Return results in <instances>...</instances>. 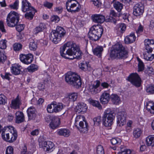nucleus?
Wrapping results in <instances>:
<instances>
[{
  "instance_id": "f257e3e1",
  "label": "nucleus",
  "mask_w": 154,
  "mask_h": 154,
  "mask_svg": "<svg viewBox=\"0 0 154 154\" xmlns=\"http://www.w3.org/2000/svg\"><path fill=\"white\" fill-rule=\"evenodd\" d=\"M61 56L65 58L72 59L81 58L82 52L75 43L67 42L60 48Z\"/></svg>"
},
{
  "instance_id": "f03ea898",
  "label": "nucleus",
  "mask_w": 154,
  "mask_h": 154,
  "mask_svg": "<svg viewBox=\"0 0 154 154\" xmlns=\"http://www.w3.org/2000/svg\"><path fill=\"white\" fill-rule=\"evenodd\" d=\"M19 19L18 14L14 11H11L8 15L6 19V23L8 26L14 27L16 26V29L18 32H20L24 28L23 24L17 25Z\"/></svg>"
},
{
  "instance_id": "7ed1b4c3",
  "label": "nucleus",
  "mask_w": 154,
  "mask_h": 154,
  "mask_svg": "<svg viewBox=\"0 0 154 154\" xmlns=\"http://www.w3.org/2000/svg\"><path fill=\"white\" fill-rule=\"evenodd\" d=\"M110 56L113 58L119 59L127 57L128 52L120 43H117L111 48Z\"/></svg>"
},
{
  "instance_id": "20e7f679",
  "label": "nucleus",
  "mask_w": 154,
  "mask_h": 154,
  "mask_svg": "<svg viewBox=\"0 0 154 154\" xmlns=\"http://www.w3.org/2000/svg\"><path fill=\"white\" fill-rule=\"evenodd\" d=\"M2 135L4 140L11 143L16 139L17 134V131L14 130L13 127L7 126L2 129Z\"/></svg>"
},
{
  "instance_id": "39448f33",
  "label": "nucleus",
  "mask_w": 154,
  "mask_h": 154,
  "mask_svg": "<svg viewBox=\"0 0 154 154\" xmlns=\"http://www.w3.org/2000/svg\"><path fill=\"white\" fill-rule=\"evenodd\" d=\"M65 80L68 84L76 88H79L81 87L82 82L81 79L75 73L68 72L66 75Z\"/></svg>"
},
{
  "instance_id": "423d86ee",
  "label": "nucleus",
  "mask_w": 154,
  "mask_h": 154,
  "mask_svg": "<svg viewBox=\"0 0 154 154\" xmlns=\"http://www.w3.org/2000/svg\"><path fill=\"white\" fill-rule=\"evenodd\" d=\"M75 125L80 132L86 133L88 130V124L85 117L81 115L77 116L75 119Z\"/></svg>"
},
{
  "instance_id": "0eeeda50",
  "label": "nucleus",
  "mask_w": 154,
  "mask_h": 154,
  "mask_svg": "<svg viewBox=\"0 0 154 154\" xmlns=\"http://www.w3.org/2000/svg\"><path fill=\"white\" fill-rule=\"evenodd\" d=\"M103 32V29L102 26L94 25L90 28L88 36L90 39L96 41L101 37Z\"/></svg>"
},
{
  "instance_id": "6e6552de",
  "label": "nucleus",
  "mask_w": 154,
  "mask_h": 154,
  "mask_svg": "<svg viewBox=\"0 0 154 154\" xmlns=\"http://www.w3.org/2000/svg\"><path fill=\"white\" fill-rule=\"evenodd\" d=\"M115 114L114 111L110 108H108L105 110L102 117L103 124L105 127L111 126L113 123Z\"/></svg>"
},
{
  "instance_id": "1a4fd4ad",
  "label": "nucleus",
  "mask_w": 154,
  "mask_h": 154,
  "mask_svg": "<svg viewBox=\"0 0 154 154\" xmlns=\"http://www.w3.org/2000/svg\"><path fill=\"white\" fill-rule=\"evenodd\" d=\"M22 10L24 12L29 11L25 14V17L26 18L30 20L32 19L36 11L35 9L31 6L30 4L27 0L22 1Z\"/></svg>"
},
{
  "instance_id": "9d476101",
  "label": "nucleus",
  "mask_w": 154,
  "mask_h": 154,
  "mask_svg": "<svg viewBox=\"0 0 154 154\" xmlns=\"http://www.w3.org/2000/svg\"><path fill=\"white\" fill-rule=\"evenodd\" d=\"M65 31L63 28L58 26L55 30L51 33L50 39L54 43L56 44L60 41L62 37L65 35Z\"/></svg>"
},
{
  "instance_id": "9b49d317",
  "label": "nucleus",
  "mask_w": 154,
  "mask_h": 154,
  "mask_svg": "<svg viewBox=\"0 0 154 154\" xmlns=\"http://www.w3.org/2000/svg\"><path fill=\"white\" fill-rule=\"evenodd\" d=\"M66 8L69 12L75 13L80 10V6L77 1L74 0H68L66 3Z\"/></svg>"
},
{
  "instance_id": "f8f14e48",
  "label": "nucleus",
  "mask_w": 154,
  "mask_h": 154,
  "mask_svg": "<svg viewBox=\"0 0 154 154\" xmlns=\"http://www.w3.org/2000/svg\"><path fill=\"white\" fill-rule=\"evenodd\" d=\"M127 79L136 87H139L140 85L141 79L137 73H131L128 77Z\"/></svg>"
},
{
  "instance_id": "ddd939ff",
  "label": "nucleus",
  "mask_w": 154,
  "mask_h": 154,
  "mask_svg": "<svg viewBox=\"0 0 154 154\" xmlns=\"http://www.w3.org/2000/svg\"><path fill=\"white\" fill-rule=\"evenodd\" d=\"M100 84V82L98 80L95 81L93 83L90 85L89 87L88 91L92 94H95L100 92V90L99 87Z\"/></svg>"
},
{
  "instance_id": "4468645a",
  "label": "nucleus",
  "mask_w": 154,
  "mask_h": 154,
  "mask_svg": "<svg viewBox=\"0 0 154 154\" xmlns=\"http://www.w3.org/2000/svg\"><path fill=\"white\" fill-rule=\"evenodd\" d=\"M144 12V6L141 3L136 4L133 8V14L136 16L142 15Z\"/></svg>"
},
{
  "instance_id": "2eb2a0df",
  "label": "nucleus",
  "mask_w": 154,
  "mask_h": 154,
  "mask_svg": "<svg viewBox=\"0 0 154 154\" xmlns=\"http://www.w3.org/2000/svg\"><path fill=\"white\" fill-rule=\"evenodd\" d=\"M20 59L23 63L28 64L31 63L33 60V56L30 54L25 55L21 54L20 55Z\"/></svg>"
},
{
  "instance_id": "dca6fc26",
  "label": "nucleus",
  "mask_w": 154,
  "mask_h": 154,
  "mask_svg": "<svg viewBox=\"0 0 154 154\" xmlns=\"http://www.w3.org/2000/svg\"><path fill=\"white\" fill-rule=\"evenodd\" d=\"M126 113L124 112H119L117 116V123L120 126H122L126 123Z\"/></svg>"
},
{
  "instance_id": "f3484780",
  "label": "nucleus",
  "mask_w": 154,
  "mask_h": 154,
  "mask_svg": "<svg viewBox=\"0 0 154 154\" xmlns=\"http://www.w3.org/2000/svg\"><path fill=\"white\" fill-rule=\"evenodd\" d=\"M51 122L49 124L50 127L53 129L57 128L60 124L59 119L55 116H51L50 117Z\"/></svg>"
},
{
  "instance_id": "a211bd4d",
  "label": "nucleus",
  "mask_w": 154,
  "mask_h": 154,
  "mask_svg": "<svg viewBox=\"0 0 154 154\" xmlns=\"http://www.w3.org/2000/svg\"><path fill=\"white\" fill-rule=\"evenodd\" d=\"M42 143V147L45 151L51 152L54 149V144L51 141L43 142Z\"/></svg>"
},
{
  "instance_id": "6ab92c4d",
  "label": "nucleus",
  "mask_w": 154,
  "mask_h": 154,
  "mask_svg": "<svg viewBox=\"0 0 154 154\" xmlns=\"http://www.w3.org/2000/svg\"><path fill=\"white\" fill-rule=\"evenodd\" d=\"M78 96V94L77 93H69L63 100L68 103H69L70 102H74L76 100Z\"/></svg>"
},
{
  "instance_id": "aec40b11",
  "label": "nucleus",
  "mask_w": 154,
  "mask_h": 154,
  "mask_svg": "<svg viewBox=\"0 0 154 154\" xmlns=\"http://www.w3.org/2000/svg\"><path fill=\"white\" fill-rule=\"evenodd\" d=\"M111 96L109 93L105 91L100 96V102L103 104L107 103L110 99Z\"/></svg>"
},
{
  "instance_id": "412c9836",
  "label": "nucleus",
  "mask_w": 154,
  "mask_h": 154,
  "mask_svg": "<svg viewBox=\"0 0 154 154\" xmlns=\"http://www.w3.org/2000/svg\"><path fill=\"white\" fill-rule=\"evenodd\" d=\"M93 21L95 23H102L105 20L104 16L101 14H95L91 16Z\"/></svg>"
},
{
  "instance_id": "4be33fe9",
  "label": "nucleus",
  "mask_w": 154,
  "mask_h": 154,
  "mask_svg": "<svg viewBox=\"0 0 154 154\" xmlns=\"http://www.w3.org/2000/svg\"><path fill=\"white\" fill-rule=\"evenodd\" d=\"M22 66L18 64H15L11 67V71L13 74L14 75H18L20 74L22 72Z\"/></svg>"
},
{
  "instance_id": "5701e85b",
  "label": "nucleus",
  "mask_w": 154,
  "mask_h": 154,
  "mask_svg": "<svg viewBox=\"0 0 154 154\" xmlns=\"http://www.w3.org/2000/svg\"><path fill=\"white\" fill-rule=\"evenodd\" d=\"M21 104L20 99L19 98V96H17L16 98L12 100L11 107L14 109H18L20 108V106Z\"/></svg>"
},
{
  "instance_id": "b1692460",
  "label": "nucleus",
  "mask_w": 154,
  "mask_h": 154,
  "mask_svg": "<svg viewBox=\"0 0 154 154\" xmlns=\"http://www.w3.org/2000/svg\"><path fill=\"white\" fill-rule=\"evenodd\" d=\"M87 108L85 103L82 102L79 103H78L76 107V112L79 113H83L86 111Z\"/></svg>"
},
{
  "instance_id": "393cba45",
  "label": "nucleus",
  "mask_w": 154,
  "mask_h": 154,
  "mask_svg": "<svg viewBox=\"0 0 154 154\" xmlns=\"http://www.w3.org/2000/svg\"><path fill=\"white\" fill-rule=\"evenodd\" d=\"M29 119H34L36 116V112L35 108L33 106L29 108L27 110Z\"/></svg>"
},
{
  "instance_id": "a878e982",
  "label": "nucleus",
  "mask_w": 154,
  "mask_h": 154,
  "mask_svg": "<svg viewBox=\"0 0 154 154\" xmlns=\"http://www.w3.org/2000/svg\"><path fill=\"white\" fill-rule=\"evenodd\" d=\"M15 115L16 123L19 124L24 122L25 117L23 112L18 111L16 112Z\"/></svg>"
},
{
  "instance_id": "bb28decb",
  "label": "nucleus",
  "mask_w": 154,
  "mask_h": 154,
  "mask_svg": "<svg viewBox=\"0 0 154 154\" xmlns=\"http://www.w3.org/2000/svg\"><path fill=\"white\" fill-rule=\"evenodd\" d=\"M136 38L134 33H131L129 35L126 36L125 38V42L126 44L133 43L135 40Z\"/></svg>"
},
{
  "instance_id": "cd10ccee",
  "label": "nucleus",
  "mask_w": 154,
  "mask_h": 154,
  "mask_svg": "<svg viewBox=\"0 0 154 154\" xmlns=\"http://www.w3.org/2000/svg\"><path fill=\"white\" fill-rule=\"evenodd\" d=\"M146 106L147 110L151 114H154V102L150 101L146 103Z\"/></svg>"
},
{
  "instance_id": "c85d7f7f",
  "label": "nucleus",
  "mask_w": 154,
  "mask_h": 154,
  "mask_svg": "<svg viewBox=\"0 0 154 154\" xmlns=\"http://www.w3.org/2000/svg\"><path fill=\"white\" fill-rule=\"evenodd\" d=\"M57 134L60 136H63L65 137H68L70 134V131L67 129H59L57 130Z\"/></svg>"
},
{
  "instance_id": "c756f323",
  "label": "nucleus",
  "mask_w": 154,
  "mask_h": 154,
  "mask_svg": "<svg viewBox=\"0 0 154 154\" xmlns=\"http://www.w3.org/2000/svg\"><path fill=\"white\" fill-rule=\"evenodd\" d=\"M152 51H150L146 50L145 54H143L144 58L147 60H152L154 58V54H150Z\"/></svg>"
},
{
  "instance_id": "7c9ffc66",
  "label": "nucleus",
  "mask_w": 154,
  "mask_h": 154,
  "mask_svg": "<svg viewBox=\"0 0 154 154\" xmlns=\"http://www.w3.org/2000/svg\"><path fill=\"white\" fill-rule=\"evenodd\" d=\"M80 68L85 71L87 70L90 71L91 70L89 63L85 61H83L79 65Z\"/></svg>"
},
{
  "instance_id": "2f4dec72",
  "label": "nucleus",
  "mask_w": 154,
  "mask_h": 154,
  "mask_svg": "<svg viewBox=\"0 0 154 154\" xmlns=\"http://www.w3.org/2000/svg\"><path fill=\"white\" fill-rule=\"evenodd\" d=\"M103 50V49L102 47L98 46L94 49L93 51L95 55L98 57H100L102 55V53Z\"/></svg>"
},
{
  "instance_id": "473e14b6",
  "label": "nucleus",
  "mask_w": 154,
  "mask_h": 154,
  "mask_svg": "<svg viewBox=\"0 0 154 154\" xmlns=\"http://www.w3.org/2000/svg\"><path fill=\"white\" fill-rule=\"evenodd\" d=\"M54 112H59L63 109L65 106H63V104L61 103H58L57 104L55 102H53Z\"/></svg>"
},
{
  "instance_id": "72a5a7b5",
  "label": "nucleus",
  "mask_w": 154,
  "mask_h": 154,
  "mask_svg": "<svg viewBox=\"0 0 154 154\" xmlns=\"http://www.w3.org/2000/svg\"><path fill=\"white\" fill-rule=\"evenodd\" d=\"M112 103L116 105L118 104L120 101V99L117 94H112L111 95L110 99Z\"/></svg>"
},
{
  "instance_id": "f704fd0d",
  "label": "nucleus",
  "mask_w": 154,
  "mask_h": 154,
  "mask_svg": "<svg viewBox=\"0 0 154 154\" xmlns=\"http://www.w3.org/2000/svg\"><path fill=\"white\" fill-rule=\"evenodd\" d=\"M89 100L90 103L91 105L98 108L100 109H102V106L98 101L93 100L91 99H90Z\"/></svg>"
},
{
  "instance_id": "c9c22d12",
  "label": "nucleus",
  "mask_w": 154,
  "mask_h": 154,
  "mask_svg": "<svg viewBox=\"0 0 154 154\" xmlns=\"http://www.w3.org/2000/svg\"><path fill=\"white\" fill-rule=\"evenodd\" d=\"M146 142L148 146H153L154 145V136H149L146 138Z\"/></svg>"
},
{
  "instance_id": "e433bc0d",
  "label": "nucleus",
  "mask_w": 154,
  "mask_h": 154,
  "mask_svg": "<svg viewBox=\"0 0 154 154\" xmlns=\"http://www.w3.org/2000/svg\"><path fill=\"white\" fill-rule=\"evenodd\" d=\"M45 26L43 23H40L39 26L36 27L34 29V32L35 34H37L43 31L45 29Z\"/></svg>"
},
{
  "instance_id": "4c0bfd02",
  "label": "nucleus",
  "mask_w": 154,
  "mask_h": 154,
  "mask_svg": "<svg viewBox=\"0 0 154 154\" xmlns=\"http://www.w3.org/2000/svg\"><path fill=\"white\" fill-rule=\"evenodd\" d=\"M114 8L118 11L120 12L121 11L123 8V5L122 4L117 2H115L113 4Z\"/></svg>"
},
{
  "instance_id": "58836bf2",
  "label": "nucleus",
  "mask_w": 154,
  "mask_h": 154,
  "mask_svg": "<svg viewBox=\"0 0 154 154\" xmlns=\"http://www.w3.org/2000/svg\"><path fill=\"white\" fill-rule=\"evenodd\" d=\"M30 42L29 44V48L31 50H35L37 48V44L35 41L32 39L30 40Z\"/></svg>"
},
{
  "instance_id": "ea45409f",
  "label": "nucleus",
  "mask_w": 154,
  "mask_h": 154,
  "mask_svg": "<svg viewBox=\"0 0 154 154\" xmlns=\"http://www.w3.org/2000/svg\"><path fill=\"white\" fill-rule=\"evenodd\" d=\"M131 151L129 149L123 147H120V151L118 152L119 154H131Z\"/></svg>"
},
{
  "instance_id": "a19ab883",
  "label": "nucleus",
  "mask_w": 154,
  "mask_h": 154,
  "mask_svg": "<svg viewBox=\"0 0 154 154\" xmlns=\"http://www.w3.org/2000/svg\"><path fill=\"white\" fill-rule=\"evenodd\" d=\"M142 133L141 130L139 128H137L135 129L133 131V135L134 137L136 138H139Z\"/></svg>"
},
{
  "instance_id": "79ce46f5",
  "label": "nucleus",
  "mask_w": 154,
  "mask_h": 154,
  "mask_svg": "<svg viewBox=\"0 0 154 154\" xmlns=\"http://www.w3.org/2000/svg\"><path fill=\"white\" fill-rule=\"evenodd\" d=\"M27 69L28 72H33L37 70L38 67L36 65L32 64L28 67Z\"/></svg>"
},
{
  "instance_id": "37998d69",
  "label": "nucleus",
  "mask_w": 154,
  "mask_h": 154,
  "mask_svg": "<svg viewBox=\"0 0 154 154\" xmlns=\"http://www.w3.org/2000/svg\"><path fill=\"white\" fill-rule=\"evenodd\" d=\"M111 143L113 145L117 144H120L121 142V140L118 138H112L110 140Z\"/></svg>"
},
{
  "instance_id": "c03bdc74",
  "label": "nucleus",
  "mask_w": 154,
  "mask_h": 154,
  "mask_svg": "<svg viewBox=\"0 0 154 154\" xmlns=\"http://www.w3.org/2000/svg\"><path fill=\"white\" fill-rule=\"evenodd\" d=\"M7 41L6 39H2L0 41V48L4 49L6 48Z\"/></svg>"
},
{
  "instance_id": "a18cd8bd",
  "label": "nucleus",
  "mask_w": 154,
  "mask_h": 154,
  "mask_svg": "<svg viewBox=\"0 0 154 154\" xmlns=\"http://www.w3.org/2000/svg\"><path fill=\"white\" fill-rule=\"evenodd\" d=\"M138 60L139 62L138 64V71H142L143 69L144 68V65L143 62L139 58L138 59Z\"/></svg>"
},
{
  "instance_id": "49530a36",
  "label": "nucleus",
  "mask_w": 154,
  "mask_h": 154,
  "mask_svg": "<svg viewBox=\"0 0 154 154\" xmlns=\"http://www.w3.org/2000/svg\"><path fill=\"white\" fill-rule=\"evenodd\" d=\"M54 104H53V102L51 104L48 105L47 110L48 112L52 113L54 112Z\"/></svg>"
},
{
  "instance_id": "de8ad7c7",
  "label": "nucleus",
  "mask_w": 154,
  "mask_h": 154,
  "mask_svg": "<svg viewBox=\"0 0 154 154\" xmlns=\"http://www.w3.org/2000/svg\"><path fill=\"white\" fill-rule=\"evenodd\" d=\"M105 21L106 22H112L114 24L116 23V19L110 16L106 17Z\"/></svg>"
},
{
  "instance_id": "09e8293b",
  "label": "nucleus",
  "mask_w": 154,
  "mask_h": 154,
  "mask_svg": "<svg viewBox=\"0 0 154 154\" xmlns=\"http://www.w3.org/2000/svg\"><path fill=\"white\" fill-rule=\"evenodd\" d=\"M102 119L101 116H98L93 119L94 124L96 125H98L101 122Z\"/></svg>"
},
{
  "instance_id": "8fccbe9b",
  "label": "nucleus",
  "mask_w": 154,
  "mask_h": 154,
  "mask_svg": "<svg viewBox=\"0 0 154 154\" xmlns=\"http://www.w3.org/2000/svg\"><path fill=\"white\" fill-rule=\"evenodd\" d=\"M22 45L20 43H17L14 44V49L15 51H19L21 49Z\"/></svg>"
},
{
  "instance_id": "3c124183",
  "label": "nucleus",
  "mask_w": 154,
  "mask_h": 154,
  "mask_svg": "<svg viewBox=\"0 0 154 154\" xmlns=\"http://www.w3.org/2000/svg\"><path fill=\"white\" fill-rule=\"evenodd\" d=\"M97 154H104V152L103 147L101 145H99L97 148Z\"/></svg>"
},
{
  "instance_id": "603ef678",
  "label": "nucleus",
  "mask_w": 154,
  "mask_h": 154,
  "mask_svg": "<svg viewBox=\"0 0 154 154\" xmlns=\"http://www.w3.org/2000/svg\"><path fill=\"white\" fill-rule=\"evenodd\" d=\"M6 97L3 94L0 95V105H4L6 102Z\"/></svg>"
},
{
  "instance_id": "864d4df0",
  "label": "nucleus",
  "mask_w": 154,
  "mask_h": 154,
  "mask_svg": "<svg viewBox=\"0 0 154 154\" xmlns=\"http://www.w3.org/2000/svg\"><path fill=\"white\" fill-rule=\"evenodd\" d=\"M11 75V74L9 73L5 72V75H3L2 74H1V76L3 79H5L8 80H10L11 79L10 76Z\"/></svg>"
},
{
  "instance_id": "5fc2aeb1",
  "label": "nucleus",
  "mask_w": 154,
  "mask_h": 154,
  "mask_svg": "<svg viewBox=\"0 0 154 154\" xmlns=\"http://www.w3.org/2000/svg\"><path fill=\"white\" fill-rule=\"evenodd\" d=\"M18 5L19 2L16 1L13 4L10 5L9 7L12 9H17L18 8Z\"/></svg>"
},
{
  "instance_id": "6e6d98bb",
  "label": "nucleus",
  "mask_w": 154,
  "mask_h": 154,
  "mask_svg": "<svg viewBox=\"0 0 154 154\" xmlns=\"http://www.w3.org/2000/svg\"><path fill=\"white\" fill-rule=\"evenodd\" d=\"M91 1L95 6L97 8L99 7L101 5V3L100 0H91Z\"/></svg>"
},
{
  "instance_id": "4d7b16f0",
  "label": "nucleus",
  "mask_w": 154,
  "mask_h": 154,
  "mask_svg": "<svg viewBox=\"0 0 154 154\" xmlns=\"http://www.w3.org/2000/svg\"><path fill=\"white\" fill-rule=\"evenodd\" d=\"M14 149L11 146H8L6 149V154H13Z\"/></svg>"
},
{
  "instance_id": "13d9d810",
  "label": "nucleus",
  "mask_w": 154,
  "mask_h": 154,
  "mask_svg": "<svg viewBox=\"0 0 154 154\" xmlns=\"http://www.w3.org/2000/svg\"><path fill=\"white\" fill-rule=\"evenodd\" d=\"M119 29L121 32L123 33L126 30V26L124 23L120 24L119 25Z\"/></svg>"
},
{
  "instance_id": "bf43d9fd",
  "label": "nucleus",
  "mask_w": 154,
  "mask_h": 154,
  "mask_svg": "<svg viewBox=\"0 0 154 154\" xmlns=\"http://www.w3.org/2000/svg\"><path fill=\"white\" fill-rule=\"evenodd\" d=\"M146 91L151 94L154 93V87L152 86H149L147 88Z\"/></svg>"
},
{
  "instance_id": "052dcab7",
  "label": "nucleus",
  "mask_w": 154,
  "mask_h": 154,
  "mask_svg": "<svg viewBox=\"0 0 154 154\" xmlns=\"http://www.w3.org/2000/svg\"><path fill=\"white\" fill-rule=\"evenodd\" d=\"M7 59V57L5 54L3 53L2 54L0 51V62H3Z\"/></svg>"
},
{
  "instance_id": "680f3d73",
  "label": "nucleus",
  "mask_w": 154,
  "mask_h": 154,
  "mask_svg": "<svg viewBox=\"0 0 154 154\" xmlns=\"http://www.w3.org/2000/svg\"><path fill=\"white\" fill-rule=\"evenodd\" d=\"M143 26H142L140 24L138 28V29L136 30V33L137 34L143 32Z\"/></svg>"
},
{
  "instance_id": "e2e57ef3",
  "label": "nucleus",
  "mask_w": 154,
  "mask_h": 154,
  "mask_svg": "<svg viewBox=\"0 0 154 154\" xmlns=\"http://www.w3.org/2000/svg\"><path fill=\"white\" fill-rule=\"evenodd\" d=\"M51 19L52 21H55V22H57L60 20L59 17L58 16L55 15L52 16Z\"/></svg>"
},
{
  "instance_id": "0e129e2a",
  "label": "nucleus",
  "mask_w": 154,
  "mask_h": 154,
  "mask_svg": "<svg viewBox=\"0 0 154 154\" xmlns=\"http://www.w3.org/2000/svg\"><path fill=\"white\" fill-rule=\"evenodd\" d=\"M0 30L3 32H6V30L4 26V23L2 21H0Z\"/></svg>"
},
{
  "instance_id": "69168bd1",
  "label": "nucleus",
  "mask_w": 154,
  "mask_h": 154,
  "mask_svg": "<svg viewBox=\"0 0 154 154\" xmlns=\"http://www.w3.org/2000/svg\"><path fill=\"white\" fill-rule=\"evenodd\" d=\"M44 5L45 7L50 8L53 6V4L48 2H45L44 3Z\"/></svg>"
},
{
  "instance_id": "338daca9",
  "label": "nucleus",
  "mask_w": 154,
  "mask_h": 154,
  "mask_svg": "<svg viewBox=\"0 0 154 154\" xmlns=\"http://www.w3.org/2000/svg\"><path fill=\"white\" fill-rule=\"evenodd\" d=\"M39 133V131L38 129H35L31 132V134L32 136H36Z\"/></svg>"
},
{
  "instance_id": "774afa93",
  "label": "nucleus",
  "mask_w": 154,
  "mask_h": 154,
  "mask_svg": "<svg viewBox=\"0 0 154 154\" xmlns=\"http://www.w3.org/2000/svg\"><path fill=\"white\" fill-rule=\"evenodd\" d=\"M38 89L40 90L43 91V90L44 89L45 86L43 84L39 83L38 85Z\"/></svg>"
}]
</instances>
